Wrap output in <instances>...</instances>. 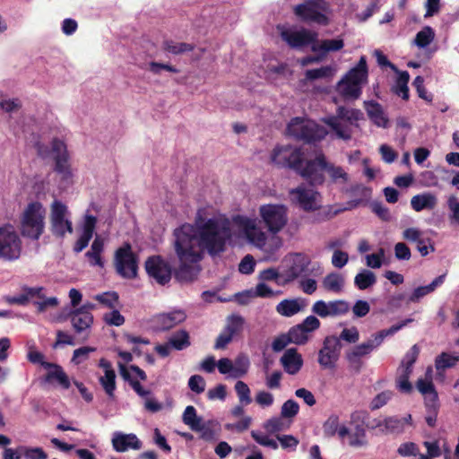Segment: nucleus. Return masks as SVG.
<instances>
[{
	"instance_id": "f257e3e1",
	"label": "nucleus",
	"mask_w": 459,
	"mask_h": 459,
	"mask_svg": "<svg viewBox=\"0 0 459 459\" xmlns=\"http://www.w3.org/2000/svg\"><path fill=\"white\" fill-rule=\"evenodd\" d=\"M198 210L193 224L185 223L174 230V247L180 264L175 279L191 282L196 279L204 252L216 256L225 252L232 239L231 221L225 216L206 217Z\"/></svg>"
},
{
	"instance_id": "f03ea898",
	"label": "nucleus",
	"mask_w": 459,
	"mask_h": 459,
	"mask_svg": "<svg viewBox=\"0 0 459 459\" xmlns=\"http://www.w3.org/2000/svg\"><path fill=\"white\" fill-rule=\"evenodd\" d=\"M324 172H326L330 182L342 187L350 180L347 171L341 166L334 165L326 160L323 153H319L314 160H307V169L303 170V178L312 186H319L325 182Z\"/></svg>"
},
{
	"instance_id": "7ed1b4c3",
	"label": "nucleus",
	"mask_w": 459,
	"mask_h": 459,
	"mask_svg": "<svg viewBox=\"0 0 459 459\" xmlns=\"http://www.w3.org/2000/svg\"><path fill=\"white\" fill-rule=\"evenodd\" d=\"M363 118V113L357 108H349L340 106L333 116L323 118L331 132L338 139L348 141L351 138L352 128L358 126V122Z\"/></svg>"
},
{
	"instance_id": "20e7f679",
	"label": "nucleus",
	"mask_w": 459,
	"mask_h": 459,
	"mask_svg": "<svg viewBox=\"0 0 459 459\" xmlns=\"http://www.w3.org/2000/svg\"><path fill=\"white\" fill-rule=\"evenodd\" d=\"M368 82L366 57L362 56L356 66L351 68L337 83L336 91L346 100H358L362 87Z\"/></svg>"
},
{
	"instance_id": "39448f33",
	"label": "nucleus",
	"mask_w": 459,
	"mask_h": 459,
	"mask_svg": "<svg viewBox=\"0 0 459 459\" xmlns=\"http://www.w3.org/2000/svg\"><path fill=\"white\" fill-rule=\"evenodd\" d=\"M46 209L39 202H32L25 208L21 221L24 237L39 239L45 229Z\"/></svg>"
},
{
	"instance_id": "423d86ee",
	"label": "nucleus",
	"mask_w": 459,
	"mask_h": 459,
	"mask_svg": "<svg viewBox=\"0 0 459 459\" xmlns=\"http://www.w3.org/2000/svg\"><path fill=\"white\" fill-rule=\"evenodd\" d=\"M287 133L297 140L307 143L320 141L327 134L326 129L313 120L294 117L287 126Z\"/></svg>"
},
{
	"instance_id": "0eeeda50",
	"label": "nucleus",
	"mask_w": 459,
	"mask_h": 459,
	"mask_svg": "<svg viewBox=\"0 0 459 459\" xmlns=\"http://www.w3.org/2000/svg\"><path fill=\"white\" fill-rule=\"evenodd\" d=\"M271 160L278 167L293 169L302 178L303 170L307 169V161L304 163L300 149L291 145L275 147Z\"/></svg>"
},
{
	"instance_id": "6e6552de",
	"label": "nucleus",
	"mask_w": 459,
	"mask_h": 459,
	"mask_svg": "<svg viewBox=\"0 0 459 459\" xmlns=\"http://www.w3.org/2000/svg\"><path fill=\"white\" fill-rule=\"evenodd\" d=\"M22 240L11 224L0 227V259L14 261L20 257Z\"/></svg>"
},
{
	"instance_id": "1a4fd4ad",
	"label": "nucleus",
	"mask_w": 459,
	"mask_h": 459,
	"mask_svg": "<svg viewBox=\"0 0 459 459\" xmlns=\"http://www.w3.org/2000/svg\"><path fill=\"white\" fill-rule=\"evenodd\" d=\"M259 215L269 232H280L288 221L287 208L283 204H268L259 207Z\"/></svg>"
},
{
	"instance_id": "9d476101",
	"label": "nucleus",
	"mask_w": 459,
	"mask_h": 459,
	"mask_svg": "<svg viewBox=\"0 0 459 459\" xmlns=\"http://www.w3.org/2000/svg\"><path fill=\"white\" fill-rule=\"evenodd\" d=\"M233 222L239 231L247 238V242L258 248H263L266 243V234L258 226L256 218H249L244 215L233 217Z\"/></svg>"
},
{
	"instance_id": "9b49d317",
	"label": "nucleus",
	"mask_w": 459,
	"mask_h": 459,
	"mask_svg": "<svg viewBox=\"0 0 459 459\" xmlns=\"http://www.w3.org/2000/svg\"><path fill=\"white\" fill-rule=\"evenodd\" d=\"M53 159L55 160V171L60 176L63 186L72 184L73 172L69 163V155L64 142L54 139L51 145Z\"/></svg>"
},
{
	"instance_id": "f8f14e48",
	"label": "nucleus",
	"mask_w": 459,
	"mask_h": 459,
	"mask_svg": "<svg viewBox=\"0 0 459 459\" xmlns=\"http://www.w3.org/2000/svg\"><path fill=\"white\" fill-rule=\"evenodd\" d=\"M325 10L326 3L325 0H309L296 5L294 7V13L303 22L326 24Z\"/></svg>"
},
{
	"instance_id": "ddd939ff",
	"label": "nucleus",
	"mask_w": 459,
	"mask_h": 459,
	"mask_svg": "<svg viewBox=\"0 0 459 459\" xmlns=\"http://www.w3.org/2000/svg\"><path fill=\"white\" fill-rule=\"evenodd\" d=\"M67 206L61 201L55 200L51 204L50 223L52 233L63 238L66 233L73 232V224L69 218Z\"/></svg>"
},
{
	"instance_id": "4468645a",
	"label": "nucleus",
	"mask_w": 459,
	"mask_h": 459,
	"mask_svg": "<svg viewBox=\"0 0 459 459\" xmlns=\"http://www.w3.org/2000/svg\"><path fill=\"white\" fill-rule=\"evenodd\" d=\"M281 39L292 48L300 49L311 46L317 39V32L305 28L279 27Z\"/></svg>"
},
{
	"instance_id": "2eb2a0df",
	"label": "nucleus",
	"mask_w": 459,
	"mask_h": 459,
	"mask_svg": "<svg viewBox=\"0 0 459 459\" xmlns=\"http://www.w3.org/2000/svg\"><path fill=\"white\" fill-rule=\"evenodd\" d=\"M117 273L123 278L134 279L137 275V259L129 244L119 247L115 254Z\"/></svg>"
},
{
	"instance_id": "dca6fc26",
	"label": "nucleus",
	"mask_w": 459,
	"mask_h": 459,
	"mask_svg": "<svg viewBox=\"0 0 459 459\" xmlns=\"http://www.w3.org/2000/svg\"><path fill=\"white\" fill-rule=\"evenodd\" d=\"M342 344L334 335L325 338L323 346L318 351L317 362L325 369H333L340 358Z\"/></svg>"
},
{
	"instance_id": "f3484780",
	"label": "nucleus",
	"mask_w": 459,
	"mask_h": 459,
	"mask_svg": "<svg viewBox=\"0 0 459 459\" xmlns=\"http://www.w3.org/2000/svg\"><path fill=\"white\" fill-rule=\"evenodd\" d=\"M342 191L349 194L351 196L354 197V199L349 201L346 206L338 208L334 211L330 210L322 217L321 221L330 219L342 212L354 209L359 206L363 200L368 199L371 196V189L362 184H355L350 187L344 186ZM316 221H320V219Z\"/></svg>"
},
{
	"instance_id": "a211bd4d",
	"label": "nucleus",
	"mask_w": 459,
	"mask_h": 459,
	"mask_svg": "<svg viewBox=\"0 0 459 459\" xmlns=\"http://www.w3.org/2000/svg\"><path fill=\"white\" fill-rule=\"evenodd\" d=\"M250 367L249 359L243 354L238 355L234 360L221 358L217 361V368L221 374L228 378L238 379L248 372Z\"/></svg>"
},
{
	"instance_id": "6ab92c4d",
	"label": "nucleus",
	"mask_w": 459,
	"mask_h": 459,
	"mask_svg": "<svg viewBox=\"0 0 459 459\" xmlns=\"http://www.w3.org/2000/svg\"><path fill=\"white\" fill-rule=\"evenodd\" d=\"M293 203L298 204L304 211H316L320 206V194L312 187L305 185L299 186L290 191Z\"/></svg>"
},
{
	"instance_id": "aec40b11",
	"label": "nucleus",
	"mask_w": 459,
	"mask_h": 459,
	"mask_svg": "<svg viewBox=\"0 0 459 459\" xmlns=\"http://www.w3.org/2000/svg\"><path fill=\"white\" fill-rule=\"evenodd\" d=\"M312 312L322 317H338L348 314L351 310L350 303L344 299L331 301L317 300L312 306Z\"/></svg>"
},
{
	"instance_id": "412c9836",
	"label": "nucleus",
	"mask_w": 459,
	"mask_h": 459,
	"mask_svg": "<svg viewBox=\"0 0 459 459\" xmlns=\"http://www.w3.org/2000/svg\"><path fill=\"white\" fill-rule=\"evenodd\" d=\"M145 270L148 275L160 285H165L171 279V267L169 264L160 256L148 258L145 262Z\"/></svg>"
},
{
	"instance_id": "4be33fe9",
	"label": "nucleus",
	"mask_w": 459,
	"mask_h": 459,
	"mask_svg": "<svg viewBox=\"0 0 459 459\" xmlns=\"http://www.w3.org/2000/svg\"><path fill=\"white\" fill-rule=\"evenodd\" d=\"M112 448L117 453H125L128 450H140L143 447L142 441L134 433L115 431L111 437Z\"/></svg>"
},
{
	"instance_id": "5701e85b",
	"label": "nucleus",
	"mask_w": 459,
	"mask_h": 459,
	"mask_svg": "<svg viewBox=\"0 0 459 459\" xmlns=\"http://www.w3.org/2000/svg\"><path fill=\"white\" fill-rule=\"evenodd\" d=\"M374 428H378L385 434L403 433L407 425L411 424V416L407 414L403 418L398 416L386 417L384 420H375Z\"/></svg>"
},
{
	"instance_id": "b1692460",
	"label": "nucleus",
	"mask_w": 459,
	"mask_h": 459,
	"mask_svg": "<svg viewBox=\"0 0 459 459\" xmlns=\"http://www.w3.org/2000/svg\"><path fill=\"white\" fill-rule=\"evenodd\" d=\"M432 368L429 367L426 371V378H420L417 381L416 386L420 393L424 395L426 407L436 406V402L438 401L437 393L435 390L434 385L431 381Z\"/></svg>"
},
{
	"instance_id": "393cba45",
	"label": "nucleus",
	"mask_w": 459,
	"mask_h": 459,
	"mask_svg": "<svg viewBox=\"0 0 459 459\" xmlns=\"http://www.w3.org/2000/svg\"><path fill=\"white\" fill-rule=\"evenodd\" d=\"M280 362L289 375L298 374L304 363L301 354L295 348L287 349L280 359Z\"/></svg>"
},
{
	"instance_id": "a878e982",
	"label": "nucleus",
	"mask_w": 459,
	"mask_h": 459,
	"mask_svg": "<svg viewBox=\"0 0 459 459\" xmlns=\"http://www.w3.org/2000/svg\"><path fill=\"white\" fill-rule=\"evenodd\" d=\"M186 317L183 310H174L156 316L154 322L158 330L166 331L182 323Z\"/></svg>"
},
{
	"instance_id": "bb28decb",
	"label": "nucleus",
	"mask_w": 459,
	"mask_h": 459,
	"mask_svg": "<svg viewBox=\"0 0 459 459\" xmlns=\"http://www.w3.org/2000/svg\"><path fill=\"white\" fill-rule=\"evenodd\" d=\"M43 290L42 287L23 286L19 294L8 296L5 299L11 305L26 306L34 298H44Z\"/></svg>"
},
{
	"instance_id": "cd10ccee",
	"label": "nucleus",
	"mask_w": 459,
	"mask_h": 459,
	"mask_svg": "<svg viewBox=\"0 0 459 459\" xmlns=\"http://www.w3.org/2000/svg\"><path fill=\"white\" fill-rule=\"evenodd\" d=\"M437 204V197L431 192H423L415 195L411 199V206L417 212L424 210L431 211L436 208Z\"/></svg>"
},
{
	"instance_id": "c85d7f7f",
	"label": "nucleus",
	"mask_w": 459,
	"mask_h": 459,
	"mask_svg": "<svg viewBox=\"0 0 459 459\" xmlns=\"http://www.w3.org/2000/svg\"><path fill=\"white\" fill-rule=\"evenodd\" d=\"M104 251V239L97 235L93 239L90 250L85 253L88 263L92 267H104V260L101 254Z\"/></svg>"
},
{
	"instance_id": "c756f323",
	"label": "nucleus",
	"mask_w": 459,
	"mask_h": 459,
	"mask_svg": "<svg viewBox=\"0 0 459 459\" xmlns=\"http://www.w3.org/2000/svg\"><path fill=\"white\" fill-rule=\"evenodd\" d=\"M323 432L325 437H331L336 434L340 439L344 440L350 432V429L345 425H340L339 417L336 414H332L325 421L323 425Z\"/></svg>"
},
{
	"instance_id": "7c9ffc66",
	"label": "nucleus",
	"mask_w": 459,
	"mask_h": 459,
	"mask_svg": "<svg viewBox=\"0 0 459 459\" xmlns=\"http://www.w3.org/2000/svg\"><path fill=\"white\" fill-rule=\"evenodd\" d=\"M307 303L304 299H287L281 300L276 306V311L282 316L290 317L300 312Z\"/></svg>"
},
{
	"instance_id": "2f4dec72",
	"label": "nucleus",
	"mask_w": 459,
	"mask_h": 459,
	"mask_svg": "<svg viewBox=\"0 0 459 459\" xmlns=\"http://www.w3.org/2000/svg\"><path fill=\"white\" fill-rule=\"evenodd\" d=\"M411 322H412L411 318L404 319L401 323L394 325L388 329L381 330L378 333L373 334L371 338L368 340V342L372 346V349L374 351L383 343L384 340L386 337L394 335Z\"/></svg>"
},
{
	"instance_id": "473e14b6",
	"label": "nucleus",
	"mask_w": 459,
	"mask_h": 459,
	"mask_svg": "<svg viewBox=\"0 0 459 459\" xmlns=\"http://www.w3.org/2000/svg\"><path fill=\"white\" fill-rule=\"evenodd\" d=\"M44 368L48 370L46 381L56 380L64 389L70 387V380L61 366L56 363H46Z\"/></svg>"
},
{
	"instance_id": "72a5a7b5",
	"label": "nucleus",
	"mask_w": 459,
	"mask_h": 459,
	"mask_svg": "<svg viewBox=\"0 0 459 459\" xmlns=\"http://www.w3.org/2000/svg\"><path fill=\"white\" fill-rule=\"evenodd\" d=\"M446 279V274L439 275L434 279L429 284L416 288L408 297L407 301L410 303H417L426 295L433 292L437 287L441 286Z\"/></svg>"
},
{
	"instance_id": "f704fd0d",
	"label": "nucleus",
	"mask_w": 459,
	"mask_h": 459,
	"mask_svg": "<svg viewBox=\"0 0 459 459\" xmlns=\"http://www.w3.org/2000/svg\"><path fill=\"white\" fill-rule=\"evenodd\" d=\"M343 46L344 42L342 39H324L321 41L316 39L312 45L311 50L315 53H320L324 58L327 53L339 51Z\"/></svg>"
},
{
	"instance_id": "c9c22d12",
	"label": "nucleus",
	"mask_w": 459,
	"mask_h": 459,
	"mask_svg": "<svg viewBox=\"0 0 459 459\" xmlns=\"http://www.w3.org/2000/svg\"><path fill=\"white\" fill-rule=\"evenodd\" d=\"M365 107L368 116L376 126L383 128L387 127L388 119L379 103L369 101L365 103Z\"/></svg>"
},
{
	"instance_id": "e433bc0d",
	"label": "nucleus",
	"mask_w": 459,
	"mask_h": 459,
	"mask_svg": "<svg viewBox=\"0 0 459 459\" xmlns=\"http://www.w3.org/2000/svg\"><path fill=\"white\" fill-rule=\"evenodd\" d=\"M70 316L73 327L78 333L89 329L93 323V316L90 312H82L75 309Z\"/></svg>"
},
{
	"instance_id": "4c0bfd02",
	"label": "nucleus",
	"mask_w": 459,
	"mask_h": 459,
	"mask_svg": "<svg viewBox=\"0 0 459 459\" xmlns=\"http://www.w3.org/2000/svg\"><path fill=\"white\" fill-rule=\"evenodd\" d=\"M322 285L325 290L338 294L343 290L345 278L340 273L333 272L324 278Z\"/></svg>"
},
{
	"instance_id": "58836bf2",
	"label": "nucleus",
	"mask_w": 459,
	"mask_h": 459,
	"mask_svg": "<svg viewBox=\"0 0 459 459\" xmlns=\"http://www.w3.org/2000/svg\"><path fill=\"white\" fill-rule=\"evenodd\" d=\"M397 74L396 80L392 86V91L401 97L403 100H407L409 99V87L408 82L410 80V74L407 71L394 72Z\"/></svg>"
},
{
	"instance_id": "ea45409f",
	"label": "nucleus",
	"mask_w": 459,
	"mask_h": 459,
	"mask_svg": "<svg viewBox=\"0 0 459 459\" xmlns=\"http://www.w3.org/2000/svg\"><path fill=\"white\" fill-rule=\"evenodd\" d=\"M348 437V444L352 447H363L368 445L365 428L357 424L352 429H350Z\"/></svg>"
},
{
	"instance_id": "a19ab883",
	"label": "nucleus",
	"mask_w": 459,
	"mask_h": 459,
	"mask_svg": "<svg viewBox=\"0 0 459 459\" xmlns=\"http://www.w3.org/2000/svg\"><path fill=\"white\" fill-rule=\"evenodd\" d=\"M377 282L376 274L369 270L363 269L354 278V285L359 290H367Z\"/></svg>"
},
{
	"instance_id": "79ce46f5",
	"label": "nucleus",
	"mask_w": 459,
	"mask_h": 459,
	"mask_svg": "<svg viewBox=\"0 0 459 459\" xmlns=\"http://www.w3.org/2000/svg\"><path fill=\"white\" fill-rule=\"evenodd\" d=\"M459 361L458 352H442L435 359V366L437 370H445L454 367Z\"/></svg>"
},
{
	"instance_id": "37998d69",
	"label": "nucleus",
	"mask_w": 459,
	"mask_h": 459,
	"mask_svg": "<svg viewBox=\"0 0 459 459\" xmlns=\"http://www.w3.org/2000/svg\"><path fill=\"white\" fill-rule=\"evenodd\" d=\"M116 377L117 376L115 371H108L99 378L100 384L110 399L115 397V391L117 388Z\"/></svg>"
},
{
	"instance_id": "c03bdc74",
	"label": "nucleus",
	"mask_w": 459,
	"mask_h": 459,
	"mask_svg": "<svg viewBox=\"0 0 459 459\" xmlns=\"http://www.w3.org/2000/svg\"><path fill=\"white\" fill-rule=\"evenodd\" d=\"M435 39V31L430 26H425L414 39V44L419 48H427Z\"/></svg>"
},
{
	"instance_id": "a18cd8bd",
	"label": "nucleus",
	"mask_w": 459,
	"mask_h": 459,
	"mask_svg": "<svg viewBox=\"0 0 459 459\" xmlns=\"http://www.w3.org/2000/svg\"><path fill=\"white\" fill-rule=\"evenodd\" d=\"M22 101L17 98L10 99L0 94V110L12 115L17 113L22 108Z\"/></svg>"
},
{
	"instance_id": "49530a36",
	"label": "nucleus",
	"mask_w": 459,
	"mask_h": 459,
	"mask_svg": "<svg viewBox=\"0 0 459 459\" xmlns=\"http://www.w3.org/2000/svg\"><path fill=\"white\" fill-rule=\"evenodd\" d=\"M372 351V346L367 341L353 347V349L347 353L346 357L350 362H355L359 358L366 356Z\"/></svg>"
},
{
	"instance_id": "de8ad7c7",
	"label": "nucleus",
	"mask_w": 459,
	"mask_h": 459,
	"mask_svg": "<svg viewBox=\"0 0 459 459\" xmlns=\"http://www.w3.org/2000/svg\"><path fill=\"white\" fill-rule=\"evenodd\" d=\"M169 342L175 350L182 351L190 345L189 335L186 331H178L169 338Z\"/></svg>"
},
{
	"instance_id": "09e8293b",
	"label": "nucleus",
	"mask_w": 459,
	"mask_h": 459,
	"mask_svg": "<svg viewBox=\"0 0 459 459\" xmlns=\"http://www.w3.org/2000/svg\"><path fill=\"white\" fill-rule=\"evenodd\" d=\"M234 389L242 405H248L252 403L251 390L244 381H237Z\"/></svg>"
},
{
	"instance_id": "8fccbe9b",
	"label": "nucleus",
	"mask_w": 459,
	"mask_h": 459,
	"mask_svg": "<svg viewBox=\"0 0 459 459\" xmlns=\"http://www.w3.org/2000/svg\"><path fill=\"white\" fill-rule=\"evenodd\" d=\"M212 421H204L202 420L199 424L195 426V429H193V431L200 433V438L204 441L211 442L215 440V432L212 427Z\"/></svg>"
},
{
	"instance_id": "3c124183",
	"label": "nucleus",
	"mask_w": 459,
	"mask_h": 459,
	"mask_svg": "<svg viewBox=\"0 0 459 459\" xmlns=\"http://www.w3.org/2000/svg\"><path fill=\"white\" fill-rule=\"evenodd\" d=\"M244 318L238 315H231L227 318V324L224 328L225 332L234 336L240 333L243 329Z\"/></svg>"
},
{
	"instance_id": "603ef678",
	"label": "nucleus",
	"mask_w": 459,
	"mask_h": 459,
	"mask_svg": "<svg viewBox=\"0 0 459 459\" xmlns=\"http://www.w3.org/2000/svg\"><path fill=\"white\" fill-rule=\"evenodd\" d=\"M335 69L331 65L306 71V78L313 81L320 78H329L334 74Z\"/></svg>"
},
{
	"instance_id": "864d4df0",
	"label": "nucleus",
	"mask_w": 459,
	"mask_h": 459,
	"mask_svg": "<svg viewBox=\"0 0 459 459\" xmlns=\"http://www.w3.org/2000/svg\"><path fill=\"white\" fill-rule=\"evenodd\" d=\"M420 353V348L417 344H414L404 355L400 370H407L412 372V366L415 363Z\"/></svg>"
},
{
	"instance_id": "5fc2aeb1",
	"label": "nucleus",
	"mask_w": 459,
	"mask_h": 459,
	"mask_svg": "<svg viewBox=\"0 0 459 459\" xmlns=\"http://www.w3.org/2000/svg\"><path fill=\"white\" fill-rule=\"evenodd\" d=\"M19 451L24 459H47L48 455L41 447L20 446Z\"/></svg>"
},
{
	"instance_id": "6e6d98bb",
	"label": "nucleus",
	"mask_w": 459,
	"mask_h": 459,
	"mask_svg": "<svg viewBox=\"0 0 459 459\" xmlns=\"http://www.w3.org/2000/svg\"><path fill=\"white\" fill-rule=\"evenodd\" d=\"M182 420L186 425L193 429H195V426L199 424L203 419L197 416L196 410L194 406L188 405L184 411Z\"/></svg>"
},
{
	"instance_id": "4d7b16f0",
	"label": "nucleus",
	"mask_w": 459,
	"mask_h": 459,
	"mask_svg": "<svg viewBox=\"0 0 459 459\" xmlns=\"http://www.w3.org/2000/svg\"><path fill=\"white\" fill-rule=\"evenodd\" d=\"M254 291L255 297L264 298V299H270L274 298L279 295L282 294V291L280 290H273L271 287H269L265 282L259 281L257 285L255 286V289Z\"/></svg>"
},
{
	"instance_id": "13d9d810",
	"label": "nucleus",
	"mask_w": 459,
	"mask_h": 459,
	"mask_svg": "<svg viewBox=\"0 0 459 459\" xmlns=\"http://www.w3.org/2000/svg\"><path fill=\"white\" fill-rule=\"evenodd\" d=\"M118 294L116 291H107L94 296V299L108 308H114L118 302Z\"/></svg>"
},
{
	"instance_id": "bf43d9fd",
	"label": "nucleus",
	"mask_w": 459,
	"mask_h": 459,
	"mask_svg": "<svg viewBox=\"0 0 459 459\" xmlns=\"http://www.w3.org/2000/svg\"><path fill=\"white\" fill-rule=\"evenodd\" d=\"M287 333L291 343L304 344L308 339V333L299 325L291 327Z\"/></svg>"
},
{
	"instance_id": "052dcab7",
	"label": "nucleus",
	"mask_w": 459,
	"mask_h": 459,
	"mask_svg": "<svg viewBox=\"0 0 459 459\" xmlns=\"http://www.w3.org/2000/svg\"><path fill=\"white\" fill-rule=\"evenodd\" d=\"M164 49L169 53L178 55L191 51L193 46L187 43L167 40L164 42Z\"/></svg>"
},
{
	"instance_id": "680f3d73",
	"label": "nucleus",
	"mask_w": 459,
	"mask_h": 459,
	"mask_svg": "<svg viewBox=\"0 0 459 459\" xmlns=\"http://www.w3.org/2000/svg\"><path fill=\"white\" fill-rule=\"evenodd\" d=\"M97 224V218L86 213L81 225V233L92 238Z\"/></svg>"
},
{
	"instance_id": "e2e57ef3",
	"label": "nucleus",
	"mask_w": 459,
	"mask_h": 459,
	"mask_svg": "<svg viewBox=\"0 0 459 459\" xmlns=\"http://www.w3.org/2000/svg\"><path fill=\"white\" fill-rule=\"evenodd\" d=\"M38 299H39V300H35L33 302V304L36 306L37 311L39 313H43V312L47 311L48 308L56 307L59 304V301H58L57 298H56V297L47 298L44 295V298H38Z\"/></svg>"
},
{
	"instance_id": "0e129e2a",
	"label": "nucleus",
	"mask_w": 459,
	"mask_h": 459,
	"mask_svg": "<svg viewBox=\"0 0 459 459\" xmlns=\"http://www.w3.org/2000/svg\"><path fill=\"white\" fill-rule=\"evenodd\" d=\"M255 402L261 408H269L274 403V396L272 393L268 391L261 390L255 394Z\"/></svg>"
},
{
	"instance_id": "69168bd1",
	"label": "nucleus",
	"mask_w": 459,
	"mask_h": 459,
	"mask_svg": "<svg viewBox=\"0 0 459 459\" xmlns=\"http://www.w3.org/2000/svg\"><path fill=\"white\" fill-rule=\"evenodd\" d=\"M251 436L255 440V442H257L261 446H267L273 449L278 448L277 441L270 438L269 436L261 431L252 430Z\"/></svg>"
},
{
	"instance_id": "338daca9",
	"label": "nucleus",
	"mask_w": 459,
	"mask_h": 459,
	"mask_svg": "<svg viewBox=\"0 0 459 459\" xmlns=\"http://www.w3.org/2000/svg\"><path fill=\"white\" fill-rule=\"evenodd\" d=\"M299 411V403L294 400H287L281 406V415L282 418H293Z\"/></svg>"
},
{
	"instance_id": "774afa93",
	"label": "nucleus",
	"mask_w": 459,
	"mask_h": 459,
	"mask_svg": "<svg viewBox=\"0 0 459 459\" xmlns=\"http://www.w3.org/2000/svg\"><path fill=\"white\" fill-rule=\"evenodd\" d=\"M447 206L450 212V220L459 224V200L456 196L451 195L448 197Z\"/></svg>"
}]
</instances>
